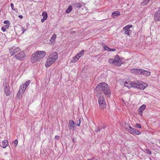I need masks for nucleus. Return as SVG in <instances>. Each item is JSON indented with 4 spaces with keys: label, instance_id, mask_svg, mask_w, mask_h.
Returning a JSON list of instances; mask_svg holds the SVG:
<instances>
[{
    "label": "nucleus",
    "instance_id": "nucleus-38",
    "mask_svg": "<svg viewBox=\"0 0 160 160\" xmlns=\"http://www.w3.org/2000/svg\"><path fill=\"white\" fill-rule=\"evenodd\" d=\"M11 6L12 8V9L14 11H15V9L14 8V5L12 3H11Z\"/></svg>",
    "mask_w": 160,
    "mask_h": 160
},
{
    "label": "nucleus",
    "instance_id": "nucleus-22",
    "mask_svg": "<svg viewBox=\"0 0 160 160\" xmlns=\"http://www.w3.org/2000/svg\"><path fill=\"white\" fill-rule=\"evenodd\" d=\"M78 55L77 54L74 57H73L72 61V62H76L80 58V55L79 56H78Z\"/></svg>",
    "mask_w": 160,
    "mask_h": 160
},
{
    "label": "nucleus",
    "instance_id": "nucleus-20",
    "mask_svg": "<svg viewBox=\"0 0 160 160\" xmlns=\"http://www.w3.org/2000/svg\"><path fill=\"white\" fill-rule=\"evenodd\" d=\"M73 6L77 8H81L82 6V5L80 3L76 2L73 4Z\"/></svg>",
    "mask_w": 160,
    "mask_h": 160
},
{
    "label": "nucleus",
    "instance_id": "nucleus-1",
    "mask_svg": "<svg viewBox=\"0 0 160 160\" xmlns=\"http://www.w3.org/2000/svg\"><path fill=\"white\" fill-rule=\"evenodd\" d=\"M97 92L100 94H104L107 97H109L111 91L108 85L104 82L98 84L95 89Z\"/></svg>",
    "mask_w": 160,
    "mask_h": 160
},
{
    "label": "nucleus",
    "instance_id": "nucleus-8",
    "mask_svg": "<svg viewBox=\"0 0 160 160\" xmlns=\"http://www.w3.org/2000/svg\"><path fill=\"white\" fill-rule=\"evenodd\" d=\"M122 63V60L119 58L118 55L116 56L114 58V65L117 66H120Z\"/></svg>",
    "mask_w": 160,
    "mask_h": 160
},
{
    "label": "nucleus",
    "instance_id": "nucleus-42",
    "mask_svg": "<svg viewBox=\"0 0 160 160\" xmlns=\"http://www.w3.org/2000/svg\"><path fill=\"white\" fill-rule=\"evenodd\" d=\"M87 160H97V159H95L94 158H93L90 159H88Z\"/></svg>",
    "mask_w": 160,
    "mask_h": 160
},
{
    "label": "nucleus",
    "instance_id": "nucleus-5",
    "mask_svg": "<svg viewBox=\"0 0 160 160\" xmlns=\"http://www.w3.org/2000/svg\"><path fill=\"white\" fill-rule=\"evenodd\" d=\"M25 56V55L24 52L21 51L20 50V51L14 56V57L16 59L22 60L24 59Z\"/></svg>",
    "mask_w": 160,
    "mask_h": 160
},
{
    "label": "nucleus",
    "instance_id": "nucleus-14",
    "mask_svg": "<svg viewBox=\"0 0 160 160\" xmlns=\"http://www.w3.org/2000/svg\"><path fill=\"white\" fill-rule=\"evenodd\" d=\"M141 69L137 68H133L130 70L131 73L140 74L141 72Z\"/></svg>",
    "mask_w": 160,
    "mask_h": 160
},
{
    "label": "nucleus",
    "instance_id": "nucleus-48",
    "mask_svg": "<svg viewBox=\"0 0 160 160\" xmlns=\"http://www.w3.org/2000/svg\"><path fill=\"white\" fill-rule=\"evenodd\" d=\"M8 27H5V28H6H6H7Z\"/></svg>",
    "mask_w": 160,
    "mask_h": 160
},
{
    "label": "nucleus",
    "instance_id": "nucleus-23",
    "mask_svg": "<svg viewBox=\"0 0 160 160\" xmlns=\"http://www.w3.org/2000/svg\"><path fill=\"white\" fill-rule=\"evenodd\" d=\"M56 37V35L55 34H53L50 40V42L52 43L54 42L55 39Z\"/></svg>",
    "mask_w": 160,
    "mask_h": 160
},
{
    "label": "nucleus",
    "instance_id": "nucleus-49",
    "mask_svg": "<svg viewBox=\"0 0 160 160\" xmlns=\"http://www.w3.org/2000/svg\"><path fill=\"white\" fill-rule=\"evenodd\" d=\"M159 142H160V141Z\"/></svg>",
    "mask_w": 160,
    "mask_h": 160
},
{
    "label": "nucleus",
    "instance_id": "nucleus-3",
    "mask_svg": "<svg viewBox=\"0 0 160 160\" xmlns=\"http://www.w3.org/2000/svg\"><path fill=\"white\" fill-rule=\"evenodd\" d=\"M46 54L45 52L37 51L32 54L31 59L33 63L36 62L41 60Z\"/></svg>",
    "mask_w": 160,
    "mask_h": 160
},
{
    "label": "nucleus",
    "instance_id": "nucleus-12",
    "mask_svg": "<svg viewBox=\"0 0 160 160\" xmlns=\"http://www.w3.org/2000/svg\"><path fill=\"white\" fill-rule=\"evenodd\" d=\"M68 127L70 130L73 129L75 127V122L73 120H70L69 121Z\"/></svg>",
    "mask_w": 160,
    "mask_h": 160
},
{
    "label": "nucleus",
    "instance_id": "nucleus-17",
    "mask_svg": "<svg viewBox=\"0 0 160 160\" xmlns=\"http://www.w3.org/2000/svg\"><path fill=\"white\" fill-rule=\"evenodd\" d=\"M120 12L118 11H116L113 12L112 13V16L114 18H115L118 17L120 15Z\"/></svg>",
    "mask_w": 160,
    "mask_h": 160
},
{
    "label": "nucleus",
    "instance_id": "nucleus-33",
    "mask_svg": "<svg viewBox=\"0 0 160 160\" xmlns=\"http://www.w3.org/2000/svg\"><path fill=\"white\" fill-rule=\"evenodd\" d=\"M103 48L105 50L108 51H109V49H110V48L106 45L104 46H103Z\"/></svg>",
    "mask_w": 160,
    "mask_h": 160
},
{
    "label": "nucleus",
    "instance_id": "nucleus-36",
    "mask_svg": "<svg viewBox=\"0 0 160 160\" xmlns=\"http://www.w3.org/2000/svg\"><path fill=\"white\" fill-rule=\"evenodd\" d=\"M13 143L15 144V147H16L18 144V141L17 139H16L14 141H13Z\"/></svg>",
    "mask_w": 160,
    "mask_h": 160
},
{
    "label": "nucleus",
    "instance_id": "nucleus-21",
    "mask_svg": "<svg viewBox=\"0 0 160 160\" xmlns=\"http://www.w3.org/2000/svg\"><path fill=\"white\" fill-rule=\"evenodd\" d=\"M146 107V105L144 104H143L139 108L138 111L141 113H142V112L145 109Z\"/></svg>",
    "mask_w": 160,
    "mask_h": 160
},
{
    "label": "nucleus",
    "instance_id": "nucleus-7",
    "mask_svg": "<svg viewBox=\"0 0 160 160\" xmlns=\"http://www.w3.org/2000/svg\"><path fill=\"white\" fill-rule=\"evenodd\" d=\"M153 18L155 21H160V8H159L158 10L154 13Z\"/></svg>",
    "mask_w": 160,
    "mask_h": 160
},
{
    "label": "nucleus",
    "instance_id": "nucleus-37",
    "mask_svg": "<svg viewBox=\"0 0 160 160\" xmlns=\"http://www.w3.org/2000/svg\"><path fill=\"white\" fill-rule=\"evenodd\" d=\"M4 23L5 24H10V22L8 20H5L4 21Z\"/></svg>",
    "mask_w": 160,
    "mask_h": 160
},
{
    "label": "nucleus",
    "instance_id": "nucleus-6",
    "mask_svg": "<svg viewBox=\"0 0 160 160\" xmlns=\"http://www.w3.org/2000/svg\"><path fill=\"white\" fill-rule=\"evenodd\" d=\"M20 49L18 48H15V47H13L9 49V52L11 54V55L12 56L14 55H16L17 53L20 51Z\"/></svg>",
    "mask_w": 160,
    "mask_h": 160
},
{
    "label": "nucleus",
    "instance_id": "nucleus-19",
    "mask_svg": "<svg viewBox=\"0 0 160 160\" xmlns=\"http://www.w3.org/2000/svg\"><path fill=\"white\" fill-rule=\"evenodd\" d=\"M136 128H132L131 126H129L127 128V129L130 133L133 134Z\"/></svg>",
    "mask_w": 160,
    "mask_h": 160
},
{
    "label": "nucleus",
    "instance_id": "nucleus-4",
    "mask_svg": "<svg viewBox=\"0 0 160 160\" xmlns=\"http://www.w3.org/2000/svg\"><path fill=\"white\" fill-rule=\"evenodd\" d=\"M98 102L101 108L103 109L106 107V103L105 101L104 98L103 96H101L99 98Z\"/></svg>",
    "mask_w": 160,
    "mask_h": 160
},
{
    "label": "nucleus",
    "instance_id": "nucleus-46",
    "mask_svg": "<svg viewBox=\"0 0 160 160\" xmlns=\"http://www.w3.org/2000/svg\"><path fill=\"white\" fill-rule=\"evenodd\" d=\"M105 127H106V126H105V125H104V126H103V127H102L101 128H103V129H104Z\"/></svg>",
    "mask_w": 160,
    "mask_h": 160
},
{
    "label": "nucleus",
    "instance_id": "nucleus-32",
    "mask_svg": "<svg viewBox=\"0 0 160 160\" xmlns=\"http://www.w3.org/2000/svg\"><path fill=\"white\" fill-rule=\"evenodd\" d=\"M145 151H146L147 153L149 155H151L152 154L151 151L150 150L148 149H145Z\"/></svg>",
    "mask_w": 160,
    "mask_h": 160
},
{
    "label": "nucleus",
    "instance_id": "nucleus-13",
    "mask_svg": "<svg viewBox=\"0 0 160 160\" xmlns=\"http://www.w3.org/2000/svg\"><path fill=\"white\" fill-rule=\"evenodd\" d=\"M26 88H26V87L25 86L24 84L20 86L19 90L17 94V95H19L21 92L22 94H23Z\"/></svg>",
    "mask_w": 160,
    "mask_h": 160
},
{
    "label": "nucleus",
    "instance_id": "nucleus-43",
    "mask_svg": "<svg viewBox=\"0 0 160 160\" xmlns=\"http://www.w3.org/2000/svg\"><path fill=\"white\" fill-rule=\"evenodd\" d=\"M47 19H44V18H42L41 19V22H43L45 20H46Z\"/></svg>",
    "mask_w": 160,
    "mask_h": 160
},
{
    "label": "nucleus",
    "instance_id": "nucleus-45",
    "mask_svg": "<svg viewBox=\"0 0 160 160\" xmlns=\"http://www.w3.org/2000/svg\"><path fill=\"white\" fill-rule=\"evenodd\" d=\"M18 17L20 18H23V17L21 15H19Z\"/></svg>",
    "mask_w": 160,
    "mask_h": 160
},
{
    "label": "nucleus",
    "instance_id": "nucleus-30",
    "mask_svg": "<svg viewBox=\"0 0 160 160\" xmlns=\"http://www.w3.org/2000/svg\"><path fill=\"white\" fill-rule=\"evenodd\" d=\"M108 62L109 63L112 64L114 65V60H112L111 59H109L108 60Z\"/></svg>",
    "mask_w": 160,
    "mask_h": 160
},
{
    "label": "nucleus",
    "instance_id": "nucleus-2",
    "mask_svg": "<svg viewBox=\"0 0 160 160\" xmlns=\"http://www.w3.org/2000/svg\"><path fill=\"white\" fill-rule=\"evenodd\" d=\"M124 85L128 88L133 87L142 90H143L148 85L147 84L142 81L140 82L138 81L131 82L129 81H126Z\"/></svg>",
    "mask_w": 160,
    "mask_h": 160
},
{
    "label": "nucleus",
    "instance_id": "nucleus-25",
    "mask_svg": "<svg viewBox=\"0 0 160 160\" xmlns=\"http://www.w3.org/2000/svg\"><path fill=\"white\" fill-rule=\"evenodd\" d=\"M42 16L43 17V18L44 19H47L48 17V15L47 12H42Z\"/></svg>",
    "mask_w": 160,
    "mask_h": 160
},
{
    "label": "nucleus",
    "instance_id": "nucleus-40",
    "mask_svg": "<svg viewBox=\"0 0 160 160\" xmlns=\"http://www.w3.org/2000/svg\"><path fill=\"white\" fill-rule=\"evenodd\" d=\"M116 51V49H113L110 48V49H109V51Z\"/></svg>",
    "mask_w": 160,
    "mask_h": 160
},
{
    "label": "nucleus",
    "instance_id": "nucleus-15",
    "mask_svg": "<svg viewBox=\"0 0 160 160\" xmlns=\"http://www.w3.org/2000/svg\"><path fill=\"white\" fill-rule=\"evenodd\" d=\"M49 56L52 57L53 61L55 62L56 60L58 59V54L57 52H54L50 54Z\"/></svg>",
    "mask_w": 160,
    "mask_h": 160
},
{
    "label": "nucleus",
    "instance_id": "nucleus-16",
    "mask_svg": "<svg viewBox=\"0 0 160 160\" xmlns=\"http://www.w3.org/2000/svg\"><path fill=\"white\" fill-rule=\"evenodd\" d=\"M140 74H142L146 76H149L150 74V72L148 71L141 69Z\"/></svg>",
    "mask_w": 160,
    "mask_h": 160
},
{
    "label": "nucleus",
    "instance_id": "nucleus-39",
    "mask_svg": "<svg viewBox=\"0 0 160 160\" xmlns=\"http://www.w3.org/2000/svg\"><path fill=\"white\" fill-rule=\"evenodd\" d=\"M136 126L137 127L139 128H141V126L139 124L136 123Z\"/></svg>",
    "mask_w": 160,
    "mask_h": 160
},
{
    "label": "nucleus",
    "instance_id": "nucleus-47",
    "mask_svg": "<svg viewBox=\"0 0 160 160\" xmlns=\"http://www.w3.org/2000/svg\"><path fill=\"white\" fill-rule=\"evenodd\" d=\"M55 137L56 138H59V136H55Z\"/></svg>",
    "mask_w": 160,
    "mask_h": 160
},
{
    "label": "nucleus",
    "instance_id": "nucleus-35",
    "mask_svg": "<svg viewBox=\"0 0 160 160\" xmlns=\"http://www.w3.org/2000/svg\"><path fill=\"white\" fill-rule=\"evenodd\" d=\"M22 31V33H23L26 30V29L23 28L22 27H21Z\"/></svg>",
    "mask_w": 160,
    "mask_h": 160
},
{
    "label": "nucleus",
    "instance_id": "nucleus-31",
    "mask_svg": "<svg viewBox=\"0 0 160 160\" xmlns=\"http://www.w3.org/2000/svg\"><path fill=\"white\" fill-rule=\"evenodd\" d=\"M149 1V0H143L142 3L143 5H146Z\"/></svg>",
    "mask_w": 160,
    "mask_h": 160
},
{
    "label": "nucleus",
    "instance_id": "nucleus-26",
    "mask_svg": "<svg viewBox=\"0 0 160 160\" xmlns=\"http://www.w3.org/2000/svg\"><path fill=\"white\" fill-rule=\"evenodd\" d=\"M141 132H139L138 130H137L136 129H135V131L134 132V133L133 134V135H138L139 134H141Z\"/></svg>",
    "mask_w": 160,
    "mask_h": 160
},
{
    "label": "nucleus",
    "instance_id": "nucleus-34",
    "mask_svg": "<svg viewBox=\"0 0 160 160\" xmlns=\"http://www.w3.org/2000/svg\"><path fill=\"white\" fill-rule=\"evenodd\" d=\"M78 120L79 121V123L78 124H77V126H80V123L81 122V119L80 118H78V119L77 121H78Z\"/></svg>",
    "mask_w": 160,
    "mask_h": 160
},
{
    "label": "nucleus",
    "instance_id": "nucleus-24",
    "mask_svg": "<svg viewBox=\"0 0 160 160\" xmlns=\"http://www.w3.org/2000/svg\"><path fill=\"white\" fill-rule=\"evenodd\" d=\"M72 7L71 6H69L66 9V12L67 13H69L72 11Z\"/></svg>",
    "mask_w": 160,
    "mask_h": 160
},
{
    "label": "nucleus",
    "instance_id": "nucleus-29",
    "mask_svg": "<svg viewBox=\"0 0 160 160\" xmlns=\"http://www.w3.org/2000/svg\"><path fill=\"white\" fill-rule=\"evenodd\" d=\"M5 27H9V25H5L4 26L2 27L1 28V30L3 32H4L6 31Z\"/></svg>",
    "mask_w": 160,
    "mask_h": 160
},
{
    "label": "nucleus",
    "instance_id": "nucleus-11",
    "mask_svg": "<svg viewBox=\"0 0 160 160\" xmlns=\"http://www.w3.org/2000/svg\"><path fill=\"white\" fill-rule=\"evenodd\" d=\"M3 86H4V92L6 93V95L7 96L9 95L10 94V92L9 90V87L7 83H6V82H5L3 84Z\"/></svg>",
    "mask_w": 160,
    "mask_h": 160
},
{
    "label": "nucleus",
    "instance_id": "nucleus-18",
    "mask_svg": "<svg viewBox=\"0 0 160 160\" xmlns=\"http://www.w3.org/2000/svg\"><path fill=\"white\" fill-rule=\"evenodd\" d=\"M2 145H0L1 147L3 148H5L8 145V141L7 140H5L2 141Z\"/></svg>",
    "mask_w": 160,
    "mask_h": 160
},
{
    "label": "nucleus",
    "instance_id": "nucleus-28",
    "mask_svg": "<svg viewBox=\"0 0 160 160\" xmlns=\"http://www.w3.org/2000/svg\"><path fill=\"white\" fill-rule=\"evenodd\" d=\"M84 50H81L80 52H79V53L78 54H77L78 55H78V56H79L80 55V57L82 56V54L84 53Z\"/></svg>",
    "mask_w": 160,
    "mask_h": 160
},
{
    "label": "nucleus",
    "instance_id": "nucleus-10",
    "mask_svg": "<svg viewBox=\"0 0 160 160\" xmlns=\"http://www.w3.org/2000/svg\"><path fill=\"white\" fill-rule=\"evenodd\" d=\"M55 62L53 61L52 57L49 56L48 58L47 62L45 64V67L48 68L53 63Z\"/></svg>",
    "mask_w": 160,
    "mask_h": 160
},
{
    "label": "nucleus",
    "instance_id": "nucleus-27",
    "mask_svg": "<svg viewBox=\"0 0 160 160\" xmlns=\"http://www.w3.org/2000/svg\"><path fill=\"white\" fill-rule=\"evenodd\" d=\"M30 80H28V81H27L25 84H24L25 85V86L26 87V88H27L28 85L30 84Z\"/></svg>",
    "mask_w": 160,
    "mask_h": 160
},
{
    "label": "nucleus",
    "instance_id": "nucleus-44",
    "mask_svg": "<svg viewBox=\"0 0 160 160\" xmlns=\"http://www.w3.org/2000/svg\"><path fill=\"white\" fill-rule=\"evenodd\" d=\"M75 138H73L72 139V141L73 143L75 142Z\"/></svg>",
    "mask_w": 160,
    "mask_h": 160
},
{
    "label": "nucleus",
    "instance_id": "nucleus-41",
    "mask_svg": "<svg viewBox=\"0 0 160 160\" xmlns=\"http://www.w3.org/2000/svg\"><path fill=\"white\" fill-rule=\"evenodd\" d=\"M101 129L99 128V127L96 130V132H98L100 131Z\"/></svg>",
    "mask_w": 160,
    "mask_h": 160
},
{
    "label": "nucleus",
    "instance_id": "nucleus-9",
    "mask_svg": "<svg viewBox=\"0 0 160 160\" xmlns=\"http://www.w3.org/2000/svg\"><path fill=\"white\" fill-rule=\"evenodd\" d=\"M132 25H128L123 28V29L125 34L129 36L130 28H132Z\"/></svg>",
    "mask_w": 160,
    "mask_h": 160
}]
</instances>
